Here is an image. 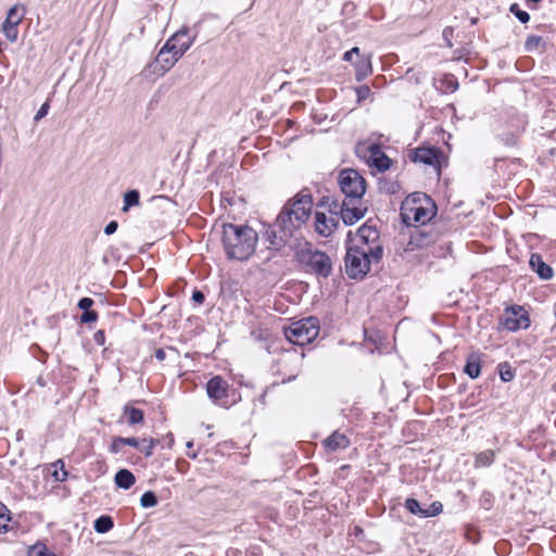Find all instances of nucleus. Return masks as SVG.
<instances>
[{
    "label": "nucleus",
    "mask_w": 556,
    "mask_h": 556,
    "mask_svg": "<svg viewBox=\"0 0 556 556\" xmlns=\"http://www.w3.org/2000/svg\"><path fill=\"white\" fill-rule=\"evenodd\" d=\"M350 439L340 431H333L329 437L323 441V445L328 452H337L345 450L350 446Z\"/></svg>",
    "instance_id": "18"
},
{
    "label": "nucleus",
    "mask_w": 556,
    "mask_h": 556,
    "mask_svg": "<svg viewBox=\"0 0 556 556\" xmlns=\"http://www.w3.org/2000/svg\"><path fill=\"white\" fill-rule=\"evenodd\" d=\"M457 85L458 84L456 81H451L450 88L454 91L457 88Z\"/></svg>",
    "instance_id": "53"
},
{
    "label": "nucleus",
    "mask_w": 556,
    "mask_h": 556,
    "mask_svg": "<svg viewBox=\"0 0 556 556\" xmlns=\"http://www.w3.org/2000/svg\"><path fill=\"white\" fill-rule=\"evenodd\" d=\"M154 356L157 361L162 362L165 359L166 357V353L164 351V349H157L154 353Z\"/></svg>",
    "instance_id": "51"
},
{
    "label": "nucleus",
    "mask_w": 556,
    "mask_h": 556,
    "mask_svg": "<svg viewBox=\"0 0 556 556\" xmlns=\"http://www.w3.org/2000/svg\"><path fill=\"white\" fill-rule=\"evenodd\" d=\"M187 455H188V457H190V458H195V457H197V453H194V452H193V453H191V452H187Z\"/></svg>",
    "instance_id": "54"
},
{
    "label": "nucleus",
    "mask_w": 556,
    "mask_h": 556,
    "mask_svg": "<svg viewBox=\"0 0 556 556\" xmlns=\"http://www.w3.org/2000/svg\"><path fill=\"white\" fill-rule=\"evenodd\" d=\"M115 484L123 489L129 490L136 482L134 473L128 469H119L114 477Z\"/></svg>",
    "instance_id": "20"
},
{
    "label": "nucleus",
    "mask_w": 556,
    "mask_h": 556,
    "mask_svg": "<svg viewBox=\"0 0 556 556\" xmlns=\"http://www.w3.org/2000/svg\"><path fill=\"white\" fill-rule=\"evenodd\" d=\"M382 255V245L375 248L351 245L344 258L346 275L352 279H363L372 264L380 263Z\"/></svg>",
    "instance_id": "4"
},
{
    "label": "nucleus",
    "mask_w": 556,
    "mask_h": 556,
    "mask_svg": "<svg viewBox=\"0 0 556 556\" xmlns=\"http://www.w3.org/2000/svg\"><path fill=\"white\" fill-rule=\"evenodd\" d=\"M435 202L424 192H413L401 204L402 222L407 226L425 225L437 215Z\"/></svg>",
    "instance_id": "3"
},
{
    "label": "nucleus",
    "mask_w": 556,
    "mask_h": 556,
    "mask_svg": "<svg viewBox=\"0 0 556 556\" xmlns=\"http://www.w3.org/2000/svg\"><path fill=\"white\" fill-rule=\"evenodd\" d=\"M124 415L127 416V422L130 426L141 424L144 419V414L141 409L130 406L124 407Z\"/></svg>",
    "instance_id": "26"
},
{
    "label": "nucleus",
    "mask_w": 556,
    "mask_h": 556,
    "mask_svg": "<svg viewBox=\"0 0 556 556\" xmlns=\"http://www.w3.org/2000/svg\"><path fill=\"white\" fill-rule=\"evenodd\" d=\"M542 41H543L542 37L536 36V35H531L527 38V40L525 42V49L528 52L535 51L540 48Z\"/></svg>",
    "instance_id": "36"
},
{
    "label": "nucleus",
    "mask_w": 556,
    "mask_h": 556,
    "mask_svg": "<svg viewBox=\"0 0 556 556\" xmlns=\"http://www.w3.org/2000/svg\"><path fill=\"white\" fill-rule=\"evenodd\" d=\"M366 212V207L356 206L355 202H350L349 199H345L341 202L340 218L346 226H351L361 220Z\"/></svg>",
    "instance_id": "16"
},
{
    "label": "nucleus",
    "mask_w": 556,
    "mask_h": 556,
    "mask_svg": "<svg viewBox=\"0 0 556 556\" xmlns=\"http://www.w3.org/2000/svg\"><path fill=\"white\" fill-rule=\"evenodd\" d=\"M117 228H118V224H117V222L112 220V222H110V223L105 226V228H104V232H105V235L110 236V235H113V233L117 230Z\"/></svg>",
    "instance_id": "50"
},
{
    "label": "nucleus",
    "mask_w": 556,
    "mask_h": 556,
    "mask_svg": "<svg viewBox=\"0 0 556 556\" xmlns=\"http://www.w3.org/2000/svg\"><path fill=\"white\" fill-rule=\"evenodd\" d=\"M464 372L471 379H477L481 374V357L478 353H470L467 356Z\"/></svg>",
    "instance_id": "19"
},
{
    "label": "nucleus",
    "mask_w": 556,
    "mask_h": 556,
    "mask_svg": "<svg viewBox=\"0 0 556 556\" xmlns=\"http://www.w3.org/2000/svg\"><path fill=\"white\" fill-rule=\"evenodd\" d=\"M432 242H434V239L429 237L422 230L416 229L415 232L410 236V241L408 244L412 245V249H414L427 247Z\"/></svg>",
    "instance_id": "24"
},
{
    "label": "nucleus",
    "mask_w": 556,
    "mask_h": 556,
    "mask_svg": "<svg viewBox=\"0 0 556 556\" xmlns=\"http://www.w3.org/2000/svg\"><path fill=\"white\" fill-rule=\"evenodd\" d=\"M49 108H50V106H49V102H48V101H46V102L40 106V109L37 111V113H36L35 117H34V119L37 122V121L41 119L42 117H45V116L48 114V112H49Z\"/></svg>",
    "instance_id": "44"
},
{
    "label": "nucleus",
    "mask_w": 556,
    "mask_h": 556,
    "mask_svg": "<svg viewBox=\"0 0 556 556\" xmlns=\"http://www.w3.org/2000/svg\"><path fill=\"white\" fill-rule=\"evenodd\" d=\"M371 93V90L368 86L363 85L356 88V94L358 102L366 100Z\"/></svg>",
    "instance_id": "41"
},
{
    "label": "nucleus",
    "mask_w": 556,
    "mask_h": 556,
    "mask_svg": "<svg viewBox=\"0 0 556 556\" xmlns=\"http://www.w3.org/2000/svg\"><path fill=\"white\" fill-rule=\"evenodd\" d=\"M353 245L366 248L382 245L380 242L379 231L375 225L370 224V220H367L363 226L358 228L356 243Z\"/></svg>",
    "instance_id": "15"
},
{
    "label": "nucleus",
    "mask_w": 556,
    "mask_h": 556,
    "mask_svg": "<svg viewBox=\"0 0 556 556\" xmlns=\"http://www.w3.org/2000/svg\"><path fill=\"white\" fill-rule=\"evenodd\" d=\"M443 510V505L441 502H433L429 508H426L425 509V518H428V517H433V516H438L442 513Z\"/></svg>",
    "instance_id": "39"
},
{
    "label": "nucleus",
    "mask_w": 556,
    "mask_h": 556,
    "mask_svg": "<svg viewBox=\"0 0 556 556\" xmlns=\"http://www.w3.org/2000/svg\"><path fill=\"white\" fill-rule=\"evenodd\" d=\"M355 153L368 166L375 167L378 172H384L390 168L391 160L377 143L369 144V141H357Z\"/></svg>",
    "instance_id": "8"
},
{
    "label": "nucleus",
    "mask_w": 556,
    "mask_h": 556,
    "mask_svg": "<svg viewBox=\"0 0 556 556\" xmlns=\"http://www.w3.org/2000/svg\"><path fill=\"white\" fill-rule=\"evenodd\" d=\"M114 527L111 516L102 515L94 520L93 528L98 533H106Z\"/></svg>",
    "instance_id": "27"
},
{
    "label": "nucleus",
    "mask_w": 556,
    "mask_h": 556,
    "mask_svg": "<svg viewBox=\"0 0 556 556\" xmlns=\"http://www.w3.org/2000/svg\"><path fill=\"white\" fill-rule=\"evenodd\" d=\"M119 440H123V437H116L113 439L112 444L110 446V451L114 454H117L121 452V447L123 446V442H118Z\"/></svg>",
    "instance_id": "46"
},
{
    "label": "nucleus",
    "mask_w": 556,
    "mask_h": 556,
    "mask_svg": "<svg viewBox=\"0 0 556 556\" xmlns=\"http://www.w3.org/2000/svg\"><path fill=\"white\" fill-rule=\"evenodd\" d=\"M185 556H197L194 553H188L187 555Z\"/></svg>",
    "instance_id": "57"
},
{
    "label": "nucleus",
    "mask_w": 556,
    "mask_h": 556,
    "mask_svg": "<svg viewBox=\"0 0 556 556\" xmlns=\"http://www.w3.org/2000/svg\"><path fill=\"white\" fill-rule=\"evenodd\" d=\"M157 441L153 439H142L140 441V446L138 450L144 454L146 457H150L153 454V450L156 445Z\"/></svg>",
    "instance_id": "35"
},
{
    "label": "nucleus",
    "mask_w": 556,
    "mask_h": 556,
    "mask_svg": "<svg viewBox=\"0 0 556 556\" xmlns=\"http://www.w3.org/2000/svg\"><path fill=\"white\" fill-rule=\"evenodd\" d=\"M354 54L359 55V49L357 47H354L351 50L346 51L343 54V60L346 62H352V58Z\"/></svg>",
    "instance_id": "49"
},
{
    "label": "nucleus",
    "mask_w": 556,
    "mask_h": 556,
    "mask_svg": "<svg viewBox=\"0 0 556 556\" xmlns=\"http://www.w3.org/2000/svg\"><path fill=\"white\" fill-rule=\"evenodd\" d=\"M319 333V319L314 316L293 321L285 328V336L289 342L296 345L311 343Z\"/></svg>",
    "instance_id": "6"
},
{
    "label": "nucleus",
    "mask_w": 556,
    "mask_h": 556,
    "mask_svg": "<svg viewBox=\"0 0 556 556\" xmlns=\"http://www.w3.org/2000/svg\"><path fill=\"white\" fill-rule=\"evenodd\" d=\"M93 341L97 345L102 346L105 343V332L104 330H98L93 334Z\"/></svg>",
    "instance_id": "45"
},
{
    "label": "nucleus",
    "mask_w": 556,
    "mask_h": 556,
    "mask_svg": "<svg viewBox=\"0 0 556 556\" xmlns=\"http://www.w3.org/2000/svg\"><path fill=\"white\" fill-rule=\"evenodd\" d=\"M527 2H533V3H539L541 2L542 0H526Z\"/></svg>",
    "instance_id": "55"
},
{
    "label": "nucleus",
    "mask_w": 556,
    "mask_h": 556,
    "mask_svg": "<svg viewBox=\"0 0 556 556\" xmlns=\"http://www.w3.org/2000/svg\"><path fill=\"white\" fill-rule=\"evenodd\" d=\"M140 201V194L137 190H129L124 194V206L123 212H127L131 206L138 205Z\"/></svg>",
    "instance_id": "28"
},
{
    "label": "nucleus",
    "mask_w": 556,
    "mask_h": 556,
    "mask_svg": "<svg viewBox=\"0 0 556 556\" xmlns=\"http://www.w3.org/2000/svg\"><path fill=\"white\" fill-rule=\"evenodd\" d=\"M405 508L413 515L425 518V509L416 498L409 497L405 501Z\"/></svg>",
    "instance_id": "31"
},
{
    "label": "nucleus",
    "mask_w": 556,
    "mask_h": 556,
    "mask_svg": "<svg viewBox=\"0 0 556 556\" xmlns=\"http://www.w3.org/2000/svg\"><path fill=\"white\" fill-rule=\"evenodd\" d=\"M447 30H448L447 28H445V29L443 30V35H444V36L446 35Z\"/></svg>",
    "instance_id": "58"
},
{
    "label": "nucleus",
    "mask_w": 556,
    "mask_h": 556,
    "mask_svg": "<svg viewBox=\"0 0 556 556\" xmlns=\"http://www.w3.org/2000/svg\"><path fill=\"white\" fill-rule=\"evenodd\" d=\"M156 61L165 67V70H170L180 59L175 54H170V50H164V46L159 51L155 56Z\"/></svg>",
    "instance_id": "23"
},
{
    "label": "nucleus",
    "mask_w": 556,
    "mask_h": 556,
    "mask_svg": "<svg viewBox=\"0 0 556 556\" xmlns=\"http://www.w3.org/2000/svg\"><path fill=\"white\" fill-rule=\"evenodd\" d=\"M529 265L531 269L543 280H549L554 276L553 268L543 261L539 253H532L530 256Z\"/></svg>",
    "instance_id": "17"
},
{
    "label": "nucleus",
    "mask_w": 556,
    "mask_h": 556,
    "mask_svg": "<svg viewBox=\"0 0 556 556\" xmlns=\"http://www.w3.org/2000/svg\"><path fill=\"white\" fill-rule=\"evenodd\" d=\"M500 326L513 332L527 329L530 326L529 314L520 305L508 306L500 318Z\"/></svg>",
    "instance_id": "9"
},
{
    "label": "nucleus",
    "mask_w": 556,
    "mask_h": 556,
    "mask_svg": "<svg viewBox=\"0 0 556 556\" xmlns=\"http://www.w3.org/2000/svg\"><path fill=\"white\" fill-rule=\"evenodd\" d=\"M11 520V513L8 507L0 502V533L9 531L8 522Z\"/></svg>",
    "instance_id": "30"
},
{
    "label": "nucleus",
    "mask_w": 556,
    "mask_h": 556,
    "mask_svg": "<svg viewBox=\"0 0 556 556\" xmlns=\"http://www.w3.org/2000/svg\"><path fill=\"white\" fill-rule=\"evenodd\" d=\"M319 206H327L328 207V211L330 212V210L332 211H337L338 214L340 215V206H341V203H339L337 200L334 199H331L329 197H323V199L319 201Z\"/></svg>",
    "instance_id": "38"
},
{
    "label": "nucleus",
    "mask_w": 556,
    "mask_h": 556,
    "mask_svg": "<svg viewBox=\"0 0 556 556\" xmlns=\"http://www.w3.org/2000/svg\"><path fill=\"white\" fill-rule=\"evenodd\" d=\"M498 372L502 381L509 382L515 377V371L511 366L507 362H503L498 364Z\"/></svg>",
    "instance_id": "32"
},
{
    "label": "nucleus",
    "mask_w": 556,
    "mask_h": 556,
    "mask_svg": "<svg viewBox=\"0 0 556 556\" xmlns=\"http://www.w3.org/2000/svg\"><path fill=\"white\" fill-rule=\"evenodd\" d=\"M54 470L51 472L54 481L63 482L66 480L68 472L64 468V462L62 459L56 460L53 464Z\"/></svg>",
    "instance_id": "29"
},
{
    "label": "nucleus",
    "mask_w": 556,
    "mask_h": 556,
    "mask_svg": "<svg viewBox=\"0 0 556 556\" xmlns=\"http://www.w3.org/2000/svg\"><path fill=\"white\" fill-rule=\"evenodd\" d=\"M97 319H98V313L92 309L84 311L83 314L80 315V323H83V324L94 323V321H97Z\"/></svg>",
    "instance_id": "40"
},
{
    "label": "nucleus",
    "mask_w": 556,
    "mask_h": 556,
    "mask_svg": "<svg viewBox=\"0 0 556 556\" xmlns=\"http://www.w3.org/2000/svg\"><path fill=\"white\" fill-rule=\"evenodd\" d=\"M94 301L91 299V298H81L78 303H77V307L79 309H81L83 312L84 311H89L91 308V306L93 305Z\"/></svg>",
    "instance_id": "43"
},
{
    "label": "nucleus",
    "mask_w": 556,
    "mask_h": 556,
    "mask_svg": "<svg viewBox=\"0 0 556 556\" xmlns=\"http://www.w3.org/2000/svg\"><path fill=\"white\" fill-rule=\"evenodd\" d=\"M409 157L413 162L432 166L438 174H440L441 166L446 161L444 152L435 147L416 148L410 151Z\"/></svg>",
    "instance_id": "10"
},
{
    "label": "nucleus",
    "mask_w": 556,
    "mask_h": 556,
    "mask_svg": "<svg viewBox=\"0 0 556 556\" xmlns=\"http://www.w3.org/2000/svg\"><path fill=\"white\" fill-rule=\"evenodd\" d=\"M495 452L493 450H485L480 452L475 457V468L489 467L493 464Z\"/></svg>",
    "instance_id": "25"
},
{
    "label": "nucleus",
    "mask_w": 556,
    "mask_h": 556,
    "mask_svg": "<svg viewBox=\"0 0 556 556\" xmlns=\"http://www.w3.org/2000/svg\"><path fill=\"white\" fill-rule=\"evenodd\" d=\"M356 80L361 81L365 79L372 72L371 62L369 55H363L354 63Z\"/></svg>",
    "instance_id": "21"
},
{
    "label": "nucleus",
    "mask_w": 556,
    "mask_h": 556,
    "mask_svg": "<svg viewBox=\"0 0 556 556\" xmlns=\"http://www.w3.org/2000/svg\"><path fill=\"white\" fill-rule=\"evenodd\" d=\"M480 502H481V505L485 508V509H489L491 508L492 504H493V495L491 492H488V491H484L481 495V498H480Z\"/></svg>",
    "instance_id": "42"
},
{
    "label": "nucleus",
    "mask_w": 556,
    "mask_h": 556,
    "mask_svg": "<svg viewBox=\"0 0 556 556\" xmlns=\"http://www.w3.org/2000/svg\"><path fill=\"white\" fill-rule=\"evenodd\" d=\"M26 9L23 4L13 5L7 14L4 22L2 23V33L4 37L11 41L15 42L18 37V25L23 21L25 16Z\"/></svg>",
    "instance_id": "13"
},
{
    "label": "nucleus",
    "mask_w": 556,
    "mask_h": 556,
    "mask_svg": "<svg viewBox=\"0 0 556 556\" xmlns=\"http://www.w3.org/2000/svg\"><path fill=\"white\" fill-rule=\"evenodd\" d=\"M298 375H292L290 376L288 379H283L282 382L286 383V382H290L292 380H294L296 378Z\"/></svg>",
    "instance_id": "52"
},
{
    "label": "nucleus",
    "mask_w": 556,
    "mask_h": 556,
    "mask_svg": "<svg viewBox=\"0 0 556 556\" xmlns=\"http://www.w3.org/2000/svg\"><path fill=\"white\" fill-rule=\"evenodd\" d=\"M192 301L197 304H202L205 300V295L202 291L200 290H194L192 292V296H191Z\"/></svg>",
    "instance_id": "48"
},
{
    "label": "nucleus",
    "mask_w": 556,
    "mask_h": 556,
    "mask_svg": "<svg viewBox=\"0 0 556 556\" xmlns=\"http://www.w3.org/2000/svg\"><path fill=\"white\" fill-rule=\"evenodd\" d=\"M118 442H123V445H128L138 448L140 446V440L137 438L130 437V438H123V440H119Z\"/></svg>",
    "instance_id": "47"
},
{
    "label": "nucleus",
    "mask_w": 556,
    "mask_h": 556,
    "mask_svg": "<svg viewBox=\"0 0 556 556\" xmlns=\"http://www.w3.org/2000/svg\"><path fill=\"white\" fill-rule=\"evenodd\" d=\"M257 241V232L248 225H223V245L229 260H249L255 251Z\"/></svg>",
    "instance_id": "2"
},
{
    "label": "nucleus",
    "mask_w": 556,
    "mask_h": 556,
    "mask_svg": "<svg viewBox=\"0 0 556 556\" xmlns=\"http://www.w3.org/2000/svg\"><path fill=\"white\" fill-rule=\"evenodd\" d=\"M195 35H191L189 28L182 27L172 35L164 45V50H170V54L181 58L192 46Z\"/></svg>",
    "instance_id": "12"
},
{
    "label": "nucleus",
    "mask_w": 556,
    "mask_h": 556,
    "mask_svg": "<svg viewBox=\"0 0 556 556\" xmlns=\"http://www.w3.org/2000/svg\"><path fill=\"white\" fill-rule=\"evenodd\" d=\"M140 505L143 508H151L157 505V497L154 492L147 491L141 495Z\"/></svg>",
    "instance_id": "34"
},
{
    "label": "nucleus",
    "mask_w": 556,
    "mask_h": 556,
    "mask_svg": "<svg viewBox=\"0 0 556 556\" xmlns=\"http://www.w3.org/2000/svg\"><path fill=\"white\" fill-rule=\"evenodd\" d=\"M509 11L523 24L528 23L530 20L529 13L521 10L517 3H513Z\"/></svg>",
    "instance_id": "37"
},
{
    "label": "nucleus",
    "mask_w": 556,
    "mask_h": 556,
    "mask_svg": "<svg viewBox=\"0 0 556 556\" xmlns=\"http://www.w3.org/2000/svg\"><path fill=\"white\" fill-rule=\"evenodd\" d=\"M313 207L309 192L302 190L288 200L276 217L274 224L266 227L263 238L268 242V249L276 252L283 249L295 237L298 230L308 220Z\"/></svg>",
    "instance_id": "1"
},
{
    "label": "nucleus",
    "mask_w": 556,
    "mask_h": 556,
    "mask_svg": "<svg viewBox=\"0 0 556 556\" xmlns=\"http://www.w3.org/2000/svg\"><path fill=\"white\" fill-rule=\"evenodd\" d=\"M168 70H165L162 64H160L156 59H154L151 63H149L142 71V75L148 79H154L161 77L167 73Z\"/></svg>",
    "instance_id": "22"
},
{
    "label": "nucleus",
    "mask_w": 556,
    "mask_h": 556,
    "mask_svg": "<svg viewBox=\"0 0 556 556\" xmlns=\"http://www.w3.org/2000/svg\"><path fill=\"white\" fill-rule=\"evenodd\" d=\"M340 190L350 202H358L366 192V179L354 168H344L339 173Z\"/></svg>",
    "instance_id": "7"
},
{
    "label": "nucleus",
    "mask_w": 556,
    "mask_h": 556,
    "mask_svg": "<svg viewBox=\"0 0 556 556\" xmlns=\"http://www.w3.org/2000/svg\"><path fill=\"white\" fill-rule=\"evenodd\" d=\"M340 216L337 211L330 210L328 214L316 212L315 228L323 237H329L340 225Z\"/></svg>",
    "instance_id": "14"
},
{
    "label": "nucleus",
    "mask_w": 556,
    "mask_h": 556,
    "mask_svg": "<svg viewBox=\"0 0 556 556\" xmlns=\"http://www.w3.org/2000/svg\"><path fill=\"white\" fill-rule=\"evenodd\" d=\"M27 554L28 556H58L53 552H50L42 543H37L30 546Z\"/></svg>",
    "instance_id": "33"
},
{
    "label": "nucleus",
    "mask_w": 556,
    "mask_h": 556,
    "mask_svg": "<svg viewBox=\"0 0 556 556\" xmlns=\"http://www.w3.org/2000/svg\"><path fill=\"white\" fill-rule=\"evenodd\" d=\"M206 393L208 399L218 406L228 407L231 405L229 384L220 376H214L207 381Z\"/></svg>",
    "instance_id": "11"
},
{
    "label": "nucleus",
    "mask_w": 556,
    "mask_h": 556,
    "mask_svg": "<svg viewBox=\"0 0 556 556\" xmlns=\"http://www.w3.org/2000/svg\"><path fill=\"white\" fill-rule=\"evenodd\" d=\"M187 447H193V442H191V441H190V442H188V443H187Z\"/></svg>",
    "instance_id": "56"
},
{
    "label": "nucleus",
    "mask_w": 556,
    "mask_h": 556,
    "mask_svg": "<svg viewBox=\"0 0 556 556\" xmlns=\"http://www.w3.org/2000/svg\"><path fill=\"white\" fill-rule=\"evenodd\" d=\"M294 256L307 273L323 278H328L332 273V262L329 255L323 251L314 250L309 242L300 245Z\"/></svg>",
    "instance_id": "5"
}]
</instances>
